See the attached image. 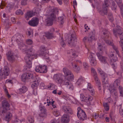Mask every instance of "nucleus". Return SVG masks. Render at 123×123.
I'll list each match as a JSON object with an SVG mask.
<instances>
[{
    "label": "nucleus",
    "mask_w": 123,
    "mask_h": 123,
    "mask_svg": "<svg viewBox=\"0 0 123 123\" xmlns=\"http://www.w3.org/2000/svg\"><path fill=\"white\" fill-rule=\"evenodd\" d=\"M53 79L58 83L62 84L64 85L67 86L68 88L70 90H73L74 87L70 80L67 79L62 80V76L61 74H55L53 76Z\"/></svg>",
    "instance_id": "1"
},
{
    "label": "nucleus",
    "mask_w": 123,
    "mask_h": 123,
    "mask_svg": "<svg viewBox=\"0 0 123 123\" xmlns=\"http://www.w3.org/2000/svg\"><path fill=\"white\" fill-rule=\"evenodd\" d=\"M49 10L50 15L47 19L46 20L47 25L48 26L51 25L53 24V21L56 18L55 15L58 12V9L53 7H49Z\"/></svg>",
    "instance_id": "2"
},
{
    "label": "nucleus",
    "mask_w": 123,
    "mask_h": 123,
    "mask_svg": "<svg viewBox=\"0 0 123 123\" xmlns=\"http://www.w3.org/2000/svg\"><path fill=\"white\" fill-rule=\"evenodd\" d=\"M110 4L109 0H105L104 3L103 4L102 10L101 9L98 10V12L100 14L104 15L106 14L108 8L110 6Z\"/></svg>",
    "instance_id": "3"
},
{
    "label": "nucleus",
    "mask_w": 123,
    "mask_h": 123,
    "mask_svg": "<svg viewBox=\"0 0 123 123\" xmlns=\"http://www.w3.org/2000/svg\"><path fill=\"white\" fill-rule=\"evenodd\" d=\"M32 80H33L31 85V87L33 89V92L34 93L35 92H36L37 94V86L39 84L41 79L39 77L37 76H36L35 77L33 78Z\"/></svg>",
    "instance_id": "4"
},
{
    "label": "nucleus",
    "mask_w": 123,
    "mask_h": 123,
    "mask_svg": "<svg viewBox=\"0 0 123 123\" xmlns=\"http://www.w3.org/2000/svg\"><path fill=\"white\" fill-rule=\"evenodd\" d=\"M102 36L103 37L105 41L108 44L111 45L113 43L111 41L108 40L107 39L109 38V36L111 35L110 32L107 30L104 29L101 32Z\"/></svg>",
    "instance_id": "5"
},
{
    "label": "nucleus",
    "mask_w": 123,
    "mask_h": 123,
    "mask_svg": "<svg viewBox=\"0 0 123 123\" xmlns=\"http://www.w3.org/2000/svg\"><path fill=\"white\" fill-rule=\"evenodd\" d=\"M78 110L77 116L80 120L83 121L86 119L87 116L85 112L82 109H81L80 107H78Z\"/></svg>",
    "instance_id": "6"
},
{
    "label": "nucleus",
    "mask_w": 123,
    "mask_h": 123,
    "mask_svg": "<svg viewBox=\"0 0 123 123\" xmlns=\"http://www.w3.org/2000/svg\"><path fill=\"white\" fill-rule=\"evenodd\" d=\"M63 71L64 74V79H67L69 80L73 79L74 76L72 72L67 68H63Z\"/></svg>",
    "instance_id": "7"
},
{
    "label": "nucleus",
    "mask_w": 123,
    "mask_h": 123,
    "mask_svg": "<svg viewBox=\"0 0 123 123\" xmlns=\"http://www.w3.org/2000/svg\"><path fill=\"white\" fill-rule=\"evenodd\" d=\"M113 34L117 38L118 36L120 37L123 36L122 29L119 26H117L116 28H114L113 30Z\"/></svg>",
    "instance_id": "8"
},
{
    "label": "nucleus",
    "mask_w": 123,
    "mask_h": 123,
    "mask_svg": "<svg viewBox=\"0 0 123 123\" xmlns=\"http://www.w3.org/2000/svg\"><path fill=\"white\" fill-rule=\"evenodd\" d=\"M10 69L7 67H5L3 70L0 69V78L1 79L5 78V76H8L10 73Z\"/></svg>",
    "instance_id": "9"
},
{
    "label": "nucleus",
    "mask_w": 123,
    "mask_h": 123,
    "mask_svg": "<svg viewBox=\"0 0 123 123\" xmlns=\"http://www.w3.org/2000/svg\"><path fill=\"white\" fill-rule=\"evenodd\" d=\"M33 78V75L30 73H26L23 74L21 78L22 81L25 82L29 79H32Z\"/></svg>",
    "instance_id": "10"
},
{
    "label": "nucleus",
    "mask_w": 123,
    "mask_h": 123,
    "mask_svg": "<svg viewBox=\"0 0 123 123\" xmlns=\"http://www.w3.org/2000/svg\"><path fill=\"white\" fill-rule=\"evenodd\" d=\"M2 104L3 109L2 113L4 114L6 112L7 110L9 109L10 105L8 102L6 100H3L2 102Z\"/></svg>",
    "instance_id": "11"
},
{
    "label": "nucleus",
    "mask_w": 123,
    "mask_h": 123,
    "mask_svg": "<svg viewBox=\"0 0 123 123\" xmlns=\"http://www.w3.org/2000/svg\"><path fill=\"white\" fill-rule=\"evenodd\" d=\"M39 19L36 17L33 18L31 20L28 22L29 24L31 26H35L37 25L38 24Z\"/></svg>",
    "instance_id": "12"
},
{
    "label": "nucleus",
    "mask_w": 123,
    "mask_h": 123,
    "mask_svg": "<svg viewBox=\"0 0 123 123\" xmlns=\"http://www.w3.org/2000/svg\"><path fill=\"white\" fill-rule=\"evenodd\" d=\"M6 57L8 60L11 62H14L15 60L14 54L11 51L8 52L6 54Z\"/></svg>",
    "instance_id": "13"
},
{
    "label": "nucleus",
    "mask_w": 123,
    "mask_h": 123,
    "mask_svg": "<svg viewBox=\"0 0 123 123\" xmlns=\"http://www.w3.org/2000/svg\"><path fill=\"white\" fill-rule=\"evenodd\" d=\"M97 55L98 59L100 62L104 64H105L107 63L108 61V59L107 57L103 56L99 53H97Z\"/></svg>",
    "instance_id": "14"
},
{
    "label": "nucleus",
    "mask_w": 123,
    "mask_h": 123,
    "mask_svg": "<svg viewBox=\"0 0 123 123\" xmlns=\"http://www.w3.org/2000/svg\"><path fill=\"white\" fill-rule=\"evenodd\" d=\"M76 39L75 36L73 35H72L71 37L70 38L66 39V41L71 46L75 45L74 41Z\"/></svg>",
    "instance_id": "15"
},
{
    "label": "nucleus",
    "mask_w": 123,
    "mask_h": 123,
    "mask_svg": "<svg viewBox=\"0 0 123 123\" xmlns=\"http://www.w3.org/2000/svg\"><path fill=\"white\" fill-rule=\"evenodd\" d=\"M62 109L63 111L67 114H72L73 113L72 109L67 106H62Z\"/></svg>",
    "instance_id": "16"
},
{
    "label": "nucleus",
    "mask_w": 123,
    "mask_h": 123,
    "mask_svg": "<svg viewBox=\"0 0 123 123\" xmlns=\"http://www.w3.org/2000/svg\"><path fill=\"white\" fill-rule=\"evenodd\" d=\"M40 108L41 112L39 114V116L43 118L46 117L47 115L46 109L43 106L41 107Z\"/></svg>",
    "instance_id": "17"
},
{
    "label": "nucleus",
    "mask_w": 123,
    "mask_h": 123,
    "mask_svg": "<svg viewBox=\"0 0 123 123\" xmlns=\"http://www.w3.org/2000/svg\"><path fill=\"white\" fill-rule=\"evenodd\" d=\"M22 37H24L22 35H21L20 34H18L17 35L16 37V41L19 44H20V45L22 47H24L25 46L24 44L23 43V40L22 39Z\"/></svg>",
    "instance_id": "18"
},
{
    "label": "nucleus",
    "mask_w": 123,
    "mask_h": 123,
    "mask_svg": "<svg viewBox=\"0 0 123 123\" xmlns=\"http://www.w3.org/2000/svg\"><path fill=\"white\" fill-rule=\"evenodd\" d=\"M61 121L62 123H68L69 121V117L66 114H64L62 117Z\"/></svg>",
    "instance_id": "19"
},
{
    "label": "nucleus",
    "mask_w": 123,
    "mask_h": 123,
    "mask_svg": "<svg viewBox=\"0 0 123 123\" xmlns=\"http://www.w3.org/2000/svg\"><path fill=\"white\" fill-rule=\"evenodd\" d=\"M93 99V97L91 96H89L86 97L85 102L88 106H90L92 105Z\"/></svg>",
    "instance_id": "20"
},
{
    "label": "nucleus",
    "mask_w": 123,
    "mask_h": 123,
    "mask_svg": "<svg viewBox=\"0 0 123 123\" xmlns=\"http://www.w3.org/2000/svg\"><path fill=\"white\" fill-rule=\"evenodd\" d=\"M95 36V32L94 31L90 32L89 37L87 38L88 41L89 42H91L94 39Z\"/></svg>",
    "instance_id": "21"
},
{
    "label": "nucleus",
    "mask_w": 123,
    "mask_h": 123,
    "mask_svg": "<svg viewBox=\"0 0 123 123\" xmlns=\"http://www.w3.org/2000/svg\"><path fill=\"white\" fill-rule=\"evenodd\" d=\"M120 81L119 79H116L113 83L112 85L113 86H112V85H111V88H114L115 89L117 88L120 85Z\"/></svg>",
    "instance_id": "22"
},
{
    "label": "nucleus",
    "mask_w": 123,
    "mask_h": 123,
    "mask_svg": "<svg viewBox=\"0 0 123 123\" xmlns=\"http://www.w3.org/2000/svg\"><path fill=\"white\" fill-rule=\"evenodd\" d=\"M6 113V115L5 117V120L8 122L10 121L12 117V114L9 112H7V111L5 113ZM5 113L3 114H4Z\"/></svg>",
    "instance_id": "23"
},
{
    "label": "nucleus",
    "mask_w": 123,
    "mask_h": 123,
    "mask_svg": "<svg viewBox=\"0 0 123 123\" xmlns=\"http://www.w3.org/2000/svg\"><path fill=\"white\" fill-rule=\"evenodd\" d=\"M71 65L74 69L76 71H79L80 69V68L77 65L76 62H74V61L71 63Z\"/></svg>",
    "instance_id": "24"
},
{
    "label": "nucleus",
    "mask_w": 123,
    "mask_h": 123,
    "mask_svg": "<svg viewBox=\"0 0 123 123\" xmlns=\"http://www.w3.org/2000/svg\"><path fill=\"white\" fill-rule=\"evenodd\" d=\"M98 52L97 53H99L100 54H102L103 53L104 47L101 44L98 43Z\"/></svg>",
    "instance_id": "25"
},
{
    "label": "nucleus",
    "mask_w": 123,
    "mask_h": 123,
    "mask_svg": "<svg viewBox=\"0 0 123 123\" xmlns=\"http://www.w3.org/2000/svg\"><path fill=\"white\" fill-rule=\"evenodd\" d=\"M34 15V13L32 11H28L25 16V18L26 19L28 20L29 18L32 17Z\"/></svg>",
    "instance_id": "26"
},
{
    "label": "nucleus",
    "mask_w": 123,
    "mask_h": 123,
    "mask_svg": "<svg viewBox=\"0 0 123 123\" xmlns=\"http://www.w3.org/2000/svg\"><path fill=\"white\" fill-rule=\"evenodd\" d=\"M27 54L30 55V56H33L34 55V53L35 52V50L32 48V46L28 49L27 50Z\"/></svg>",
    "instance_id": "27"
},
{
    "label": "nucleus",
    "mask_w": 123,
    "mask_h": 123,
    "mask_svg": "<svg viewBox=\"0 0 123 123\" xmlns=\"http://www.w3.org/2000/svg\"><path fill=\"white\" fill-rule=\"evenodd\" d=\"M27 90V88L25 86H23L21 88L19 89L20 93L21 94L25 93Z\"/></svg>",
    "instance_id": "28"
},
{
    "label": "nucleus",
    "mask_w": 123,
    "mask_h": 123,
    "mask_svg": "<svg viewBox=\"0 0 123 123\" xmlns=\"http://www.w3.org/2000/svg\"><path fill=\"white\" fill-rule=\"evenodd\" d=\"M87 88L88 90L91 93V94L93 95L94 93V90L92 89V87L90 84L88 83Z\"/></svg>",
    "instance_id": "29"
},
{
    "label": "nucleus",
    "mask_w": 123,
    "mask_h": 123,
    "mask_svg": "<svg viewBox=\"0 0 123 123\" xmlns=\"http://www.w3.org/2000/svg\"><path fill=\"white\" fill-rule=\"evenodd\" d=\"M109 57L110 58L111 57H113L111 60V62H115L117 61V58L116 56H114V55L113 53L110 54L109 55Z\"/></svg>",
    "instance_id": "30"
},
{
    "label": "nucleus",
    "mask_w": 123,
    "mask_h": 123,
    "mask_svg": "<svg viewBox=\"0 0 123 123\" xmlns=\"http://www.w3.org/2000/svg\"><path fill=\"white\" fill-rule=\"evenodd\" d=\"M40 66L41 67L40 73H46L47 71V69L46 67L44 65L42 66L40 65Z\"/></svg>",
    "instance_id": "31"
},
{
    "label": "nucleus",
    "mask_w": 123,
    "mask_h": 123,
    "mask_svg": "<svg viewBox=\"0 0 123 123\" xmlns=\"http://www.w3.org/2000/svg\"><path fill=\"white\" fill-rule=\"evenodd\" d=\"M103 85H105L108 84L109 82L107 76L106 77H102Z\"/></svg>",
    "instance_id": "32"
},
{
    "label": "nucleus",
    "mask_w": 123,
    "mask_h": 123,
    "mask_svg": "<svg viewBox=\"0 0 123 123\" xmlns=\"http://www.w3.org/2000/svg\"><path fill=\"white\" fill-rule=\"evenodd\" d=\"M111 86L110 85L109 90L110 91L111 93L112 94H114L115 96H116L117 95V93L116 90L114 88H111Z\"/></svg>",
    "instance_id": "33"
},
{
    "label": "nucleus",
    "mask_w": 123,
    "mask_h": 123,
    "mask_svg": "<svg viewBox=\"0 0 123 123\" xmlns=\"http://www.w3.org/2000/svg\"><path fill=\"white\" fill-rule=\"evenodd\" d=\"M98 72L100 74L102 77H106L107 74L105 73V72L102 71L101 69L100 68H98Z\"/></svg>",
    "instance_id": "34"
},
{
    "label": "nucleus",
    "mask_w": 123,
    "mask_h": 123,
    "mask_svg": "<svg viewBox=\"0 0 123 123\" xmlns=\"http://www.w3.org/2000/svg\"><path fill=\"white\" fill-rule=\"evenodd\" d=\"M95 83L97 86L101 85V84L100 80L98 79V76H97L93 77Z\"/></svg>",
    "instance_id": "35"
},
{
    "label": "nucleus",
    "mask_w": 123,
    "mask_h": 123,
    "mask_svg": "<svg viewBox=\"0 0 123 123\" xmlns=\"http://www.w3.org/2000/svg\"><path fill=\"white\" fill-rule=\"evenodd\" d=\"M83 80V78L82 77H80L76 82V84L78 85H80L82 82Z\"/></svg>",
    "instance_id": "36"
},
{
    "label": "nucleus",
    "mask_w": 123,
    "mask_h": 123,
    "mask_svg": "<svg viewBox=\"0 0 123 123\" xmlns=\"http://www.w3.org/2000/svg\"><path fill=\"white\" fill-rule=\"evenodd\" d=\"M30 55L27 54L26 56L25 57V60L26 61V62H27L29 61H30V59H31V56Z\"/></svg>",
    "instance_id": "37"
},
{
    "label": "nucleus",
    "mask_w": 123,
    "mask_h": 123,
    "mask_svg": "<svg viewBox=\"0 0 123 123\" xmlns=\"http://www.w3.org/2000/svg\"><path fill=\"white\" fill-rule=\"evenodd\" d=\"M53 114L56 117L59 116L60 114L59 111L58 109L54 110L53 112Z\"/></svg>",
    "instance_id": "38"
},
{
    "label": "nucleus",
    "mask_w": 123,
    "mask_h": 123,
    "mask_svg": "<svg viewBox=\"0 0 123 123\" xmlns=\"http://www.w3.org/2000/svg\"><path fill=\"white\" fill-rule=\"evenodd\" d=\"M103 105L105 110L106 111H108L109 110V106L108 104L104 102Z\"/></svg>",
    "instance_id": "39"
},
{
    "label": "nucleus",
    "mask_w": 123,
    "mask_h": 123,
    "mask_svg": "<svg viewBox=\"0 0 123 123\" xmlns=\"http://www.w3.org/2000/svg\"><path fill=\"white\" fill-rule=\"evenodd\" d=\"M111 46L112 47L113 49L116 51V53L118 55L119 51L118 49V47L114 45L113 43L112 44Z\"/></svg>",
    "instance_id": "40"
},
{
    "label": "nucleus",
    "mask_w": 123,
    "mask_h": 123,
    "mask_svg": "<svg viewBox=\"0 0 123 123\" xmlns=\"http://www.w3.org/2000/svg\"><path fill=\"white\" fill-rule=\"evenodd\" d=\"M118 89L120 93V96L123 97V88L121 86H119Z\"/></svg>",
    "instance_id": "41"
},
{
    "label": "nucleus",
    "mask_w": 123,
    "mask_h": 123,
    "mask_svg": "<svg viewBox=\"0 0 123 123\" xmlns=\"http://www.w3.org/2000/svg\"><path fill=\"white\" fill-rule=\"evenodd\" d=\"M91 71L93 77L98 76L97 72L94 68H92L91 69Z\"/></svg>",
    "instance_id": "42"
},
{
    "label": "nucleus",
    "mask_w": 123,
    "mask_h": 123,
    "mask_svg": "<svg viewBox=\"0 0 123 123\" xmlns=\"http://www.w3.org/2000/svg\"><path fill=\"white\" fill-rule=\"evenodd\" d=\"M91 65L93 66H95L97 64L96 60L95 59H91L90 61Z\"/></svg>",
    "instance_id": "43"
},
{
    "label": "nucleus",
    "mask_w": 123,
    "mask_h": 123,
    "mask_svg": "<svg viewBox=\"0 0 123 123\" xmlns=\"http://www.w3.org/2000/svg\"><path fill=\"white\" fill-rule=\"evenodd\" d=\"M46 35L48 38L50 39L53 37V34L52 33L47 32L46 33Z\"/></svg>",
    "instance_id": "44"
},
{
    "label": "nucleus",
    "mask_w": 123,
    "mask_h": 123,
    "mask_svg": "<svg viewBox=\"0 0 123 123\" xmlns=\"http://www.w3.org/2000/svg\"><path fill=\"white\" fill-rule=\"evenodd\" d=\"M29 123H34V120L33 117L29 116L28 118Z\"/></svg>",
    "instance_id": "45"
},
{
    "label": "nucleus",
    "mask_w": 123,
    "mask_h": 123,
    "mask_svg": "<svg viewBox=\"0 0 123 123\" xmlns=\"http://www.w3.org/2000/svg\"><path fill=\"white\" fill-rule=\"evenodd\" d=\"M111 7L113 10H115L117 7V6L114 1L112 2Z\"/></svg>",
    "instance_id": "46"
},
{
    "label": "nucleus",
    "mask_w": 123,
    "mask_h": 123,
    "mask_svg": "<svg viewBox=\"0 0 123 123\" xmlns=\"http://www.w3.org/2000/svg\"><path fill=\"white\" fill-rule=\"evenodd\" d=\"M120 37V41H119V44L121 47L122 48H123V36L121 37Z\"/></svg>",
    "instance_id": "47"
},
{
    "label": "nucleus",
    "mask_w": 123,
    "mask_h": 123,
    "mask_svg": "<svg viewBox=\"0 0 123 123\" xmlns=\"http://www.w3.org/2000/svg\"><path fill=\"white\" fill-rule=\"evenodd\" d=\"M26 43L27 44L31 45L33 43V41L31 39H27L26 40Z\"/></svg>",
    "instance_id": "48"
},
{
    "label": "nucleus",
    "mask_w": 123,
    "mask_h": 123,
    "mask_svg": "<svg viewBox=\"0 0 123 123\" xmlns=\"http://www.w3.org/2000/svg\"><path fill=\"white\" fill-rule=\"evenodd\" d=\"M80 97L82 101L85 102L86 97L83 94H81L80 95Z\"/></svg>",
    "instance_id": "49"
},
{
    "label": "nucleus",
    "mask_w": 123,
    "mask_h": 123,
    "mask_svg": "<svg viewBox=\"0 0 123 123\" xmlns=\"http://www.w3.org/2000/svg\"><path fill=\"white\" fill-rule=\"evenodd\" d=\"M63 18L62 17H60L58 18V21L61 24H62L63 23Z\"/></svg>",
    "instance_id": "50"
},
{
    "label": "nucleus",
    "mask_w": 123,
    "mask_h": 123,
    "mask_svg": "<svg viewBox=\"0 0 123 123\" xmlns=\"http://www.w3.org/2000/svg\"><path fill=\"white\" fill-rule=\"evenodd\" d=\"M16 13L17 15H22L23 14V12L20 9H18L17 10Z\"/></svg>",
    "instance_id": "51"
},
{
    "label": "nucleus",
    "mask_w": 123,
    "mask_h": 123,
    "mask_svg": "<svg viewBox=\"0 0 123 123\" xmlns=\"http://www.w3.org/2000/svg\"><path fill=\"white\" fill-rule=\"evenodd\" d=\"M115 1L120 7L121 6L123 5L122 3V0H116Z\"/></svg>",
    "instance_id": "52"
},
{
    "label": "nucleus",
    "mask_w": 123,
    "mask_h": 123,
    "mask_svg": "<svg viewBox=\"0 0 123 123\" xmlns=\"http://www.w3.org/2000/svg\"><path fill=\"white\" fill-rule=\"evenodd\" d=\"M59 120L54 118L50 122V123H59Z\"/></svg>",
    "instance_id": "53"
},
{
    "label": "nucleus",
    "mask_w": 123,
    "mask_h": 123,
    "mask_svg": "<svg viewBox=\"0 0 123 123\" xmlns=\"http://www.w3.org/2000/svg\"><path fill=\"white\" fill-rule=\"evenodd\" d=\"M40 65L39 66H36V68H35V70L37 72L40 73L41 70V67L40 66Z\"/></svg>",
    "instance_id": "54"
},
{
    "label": "nucleus",
    "mask_w": 123,
    "mask_h": 123,
    "mask_svg": "<svg viewBox=\"0 0 123 123\" xmlns=\"http://www.w3.org/2000/svg\"><path fill=\"white\" fill-rule=\"evenodd\" d=\"M109 20L111 22H113L114 20V18L112 14H110L109 15Z\"/></svg>",
    "instance_id": "55"
},
{
    "label": "nucleus",
    "mask_w": 123,
    "mask_h": 123,
    "mask_svg": "<svg viewBox=\"0 0 123 123\" xmlns=\"http://www.w3.org/2000/svg\"><path fill=\"white\" fill-rule=\"evenodd\" d=\"M46 50L45 47L44 46H42L41 47V54L43 55L44 54V51Z\"/></svg>",
    "instance_id": "56"
},
{
    "label": "nucleus",
    "mask_w": 123,
    "mask_h": 123,
    "mask_svg": "<svg viewBox=\"0 0 123 123\" xmlns=\"http://www.w3.org/2000/svg\"><path fill=\"white\" fill-rule=\"evenodd\" d=\"M83 66L85 70L86 69L88 68V64L86 62H85L83 63Z\"/></svg>",
    "instance_id": "57"
},
{
    "label": "nucleus",
    "mask_w": 123,
    "mask_h": 123,
    "mask_svg": "<svg viewBox=\"0 0 123 123\" xmlns=\"http://www.w3.org/2000/svg\"><path fill=\"white\" fill-rule=\"evenodd\" d=\"M28 67L30 68L31 67V61L26 62Z\"/></svg>",
    "instance_id": "58"
},
{
    "label": "nucleus",
    "mask_w": 123,
    "mask_h": 123,
    "mask_svg": "<svg viewBox=\"0 0 123 123\" xmlns=\"http://www.w3.org/2000/svg\"><path fill=\"white\" fill-rule=\"evenodd\" d=\"M27 0H22L21 1V4L22 5H25L27 4Z\"/></svg>",
    "instance_id": "59"
},
{
    "label": "nucleus",
    "mask_w": 123,
    "mask_h": 123,
    "mask_svg": "<svg viewBox=\"0 0 123 123\" xmlns=\"http://www.w3.org/2000/svg\"><path fill=\"white\" fill-rule=\"evenodd\" d=\"M5 6V4L4 2H1L0 6V8L1 9H3V7Z\"/></svg>",
    "instance_id": "60"
},
{
    "label": "nucleus",
    "mask_w": 123,
    "mask_h": 123,
    "mask_svg": "<svg viewBox=\"0 0 123 123\" xmlns=\"http://www.w3.org/2000/svg\"><path fill=\"white\" fill-rule=\"evenodd\" d=\"M32 2L35 4L36 5H38V4L39 2L38 0H32Z\"/></svg>",
    "instance_id": "61"
},
{
    "label": "nucleus",
    "mask_w": 123,
    "mask_h": 123,
    "mask_svg": "<svg viewBox=\"0 0 123 123\" xmlns=\"http://www.w3.org/2000/svg\"><path fill=\"white\" fill-rule=\"evenodd\" d=\"M11 20L13 23H15L16 22V19L14 17H12L11 18Z\"/></svg>",
    "instance_id": "62"
},
{
    "label": "nucleus",
    "mask_w": 123,
    "mask_h": 123,
    "mask_svg": "<svg viewBox=\"0 0 123 123\" xmlns=\"http://www.w3.org/2000/svg\"><path fill=\"white\" fill-rule=\"evenodd\" d=\"M120 8L121 9V14L123 18V5L121 6Z\"/></svg>",
    "instance_id": "63"
},
{
    "label": "nucleus",
    "mask_w": 123,
    "mask_h": 123,
    "mask_svg": "<svg viewBox=\"0 0 123 123\" xmlns=\"http://www.w3.org/2000/svg\"><path fill=\"white\" fill-rule=\"evenodd\" d=\"M93 117L94 118L96 119L98 117V114L95 113L94 115H93Z\"/></svg>",
    "instance_id": "64"
}]
</instances>
